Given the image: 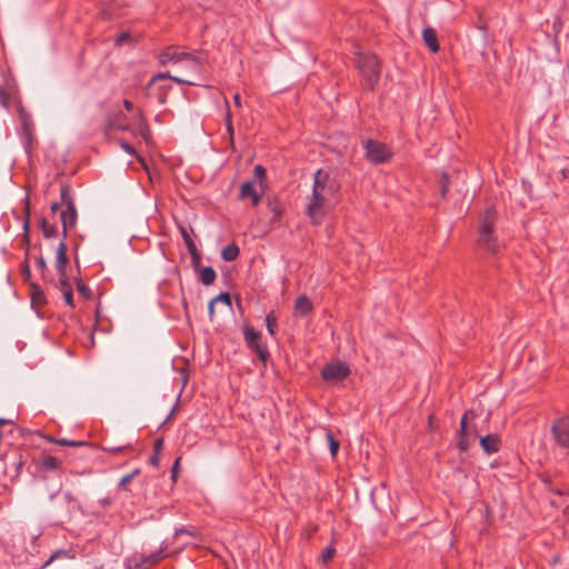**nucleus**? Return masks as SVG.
<instances>
[{"instance_id": "1", "label": "nucleus", "mask_w": 569, "mask_h": 569, "mask_svg": "<svg viewBox=\"0 0 569 569\" xmlns=\"http://www.w3.org/2000/svg\"><path fill=\"white\" fill-rule=\"evenodd\" d=\"M161 67H166L168 62H184L187 67L193 69H203L207 62V53L200 51H187L181 46H169L158 56Z\"/></svg>"}, {"instance_id": "2", "label": "nucleus", "mask_w": 569, "mask_h": 569, "mask_svg": "<svg viewBox=\"0 0 569 569\" xmlns=\"http://www.w3.org/2000/svg\"><path fill=\"white\" fill-rule=\"evenodd\" d=\"M497 217L498 212L495 207L486 209L483 214L480 217L477 239V244L493 256L498 254L500 251V244L495 233Z\"/></svg>"}, {"instance_id": "3", "label": "nucleus", "mask_w": 569, "mask_h": 569, "mask_svg": "<svg viewBox=\"0 0 569 569\" xmlns=\"http://www.w3.org/2000/svg\"><path fill=\"white\" fill-rule=\"evenodd\" d=\"M60 198L61 204L64 207L60 212V220L62 224V236L63 238L68 237V230L73 228L77 223L78 213L76 203L73 200L72 188L67 182H61L60 184Z\"/></svg>"}, {"instance_id": "4", "label": "nucleus", "mask_w": 569, "mask_h": 569, "mask_svg": "<svg viewBox=\"0 0 569 569\" xmlns=\"http://www.w3.org/2000/svg\"><path fill=\"white\" fill-rule=\"evenodd\" d=\"M365 157L372 164L387 163L392 158V150L383 142L376 139L363 141Z\"/></svg>"}, {"instance_id": "5", "label": "nucleus", "mask_w": 569, "mask_h": 569, "mask_svg": "<svg viewBox=\"0 0 569 569\" xmlns=\"http://www.w3.org/2000/svg\"><path fill=\"white\" fill-rule=\"evenodd\" d=\"M326 196L318 192V187L312 188V196L306 207V214L311 224L320 226L326 217Z\"/></svg>"}, {"instance_id": "6", "label": "nucleus", "mask_w": 569, "mask_h": 569, "mask_svg": "<svg viewBox=\"0 0 569 569\" xmlns=\"http://www.w3.org/2000/svg\"><path fill=\"white\" fill-rule=\"evenodd\" d=\"M475 416L473 411H466L460 420V427L457 431V447L460 452L469 450L471 443L478 438V430L476 426H468V417Z\"/></svg>"}, {"instance_id": "7", "label": "nucleus", "mask_w": 569, "mask_h": 569, "mask_svg": "<svg viewBox=\"0 0 569 569\" xmlns=\"http://www.w3.org/2000/svg\"><path fill=\"white\" fill-rule=\"evenodd\" d=\"M13 102H19L18 83L13 73H3L2 81L0 82V103L6 109H9Z\"/></svg>"}, {"instance_id": "8", "label": "nucleus", "mask_w": 569, "mask_h": 569, "mask_svg": "<svg viewBox=\"0 0 569 569\" xmlns=\"http://www.w3.org/2000/svg\"><path fill=\"white\" fill-rule=\"evenodd\" d=\"M113 130L130 131L131 126L128 122L127 116L119 107H113L108 110L103 127V132L109 134Z\"/></svg>"}, {"instance_id": "9", "label": "nucleus", "mask_w": 569, "mask_h": 569, "mask_svg": "<svg viewBox=\"0 0 569 569\" xmlns=\"http://www.w3.org/2000/svg\"><path fill=\"white\" fill-rule=\"evenodd\" d=\"M351 373L350 367L346 362L337 361L325 366L321 370V378L327 382L342 381Z\"/></svg>"}, {"instance_id": "10", "label": "nucleus", "mask_w": 569, "mask_h": 569, "mask_svg": "<svg viewBox=\"0 0 569 569\" xmlns=\"http://www.w3.org/2000/svg\"><path fill=\"white\" fill-rule=\"evenodd\" d=\"M551 433L558 446L569 448V416L556 419L551 426Z\"/></svg>"}, {"instance_id": "11", "label": "nucleus", "mask_w": 569, "mask_h": 569, "mask_svg": "<svg viewBox=\"0 0 569 569\" xmlns=\"http://www.w3.org/2000/svg\"><path fill=\"white\" fill-rule=\"evenodd\" d=\"M127 0H101L100 16L103 20H111L124 16Z\"/></svg>"}, {"instance_id": "12", "label": "nucleus", "mask_w": 569, "mask_h": 569, "mask_svg": "<svg viewBox=\"0 0 569 569\" xmlns=\"http://www.w3.org/2000/svg\"><path fill=\"white\" fill-rule=\"evenodd\" d=\"M19 116L22 122V138H23V147L28 153L31 152L34 142V136L32 132V123L31 118L28 112L23 109L22 106L18 108Z\"/></svg>"}, {"instance_id": "13", "label": "nucleus", "mask_w": 569, "mask_h": 569, "mask_svg": "<svg viewBox=\"0 0 569 569\" xmlns=\"http://www.w3.org/2000/svg\"><path fill=\"white\" fill-rule=\"evenodd\" d=\"M358 71H380V60L375 53H359L356 57Z\"/></svg>"}, {"instance_id": "14", "label": "nucleus", "mask_w": 569, "mask_h": 569, "mask_svg": "<svg viewBox=\"0 0 569 569\" xmlns=\"http://www.w3.org/2000/svg\"><path fill=\"white\" fill-rule=\"evenodd\" d=\"M2 460L7 463L10 462L11 467L14 470V475L12 476V481L19 478L21 475L23 465L26 463V459L23 457V451L16 448L11 450L10 452H7L3 455Z\"/></svg>"}, {"instance_id": "15", "label": "nucleus", "mask_w": 569, "mask_h": 569, "mask_svg": "<svg viewBox=\"0 0 569 569\" xmlns=\"http://www.w3.org/2000/svg\"><path fill=\"white\" fill-rule=\"evenodd\" d=\"M541 480L543 481V483L546 485V489L555 495H557L558 497L562 498V501L561 502H557L556 500H550V503L551 506L553 507H557V508H560V507H565V508H568L569 507V496L567 493V490L562 487H556L552 485L550 478L548 476H541Z\"/></svg>"}, {"instance_id": "16", "label": "nucleus", "mask_w": 569, "mask_h": 569, "mask_svg": "<svg viewBox=\"0 0 569 569\" xmlns=\"http://www.w3.org/2000/svg\"><path fill=\"white\" fill-rule=\"evenodd\" d=\"M157 80H162L166 82H176L178 84L202 86L199 74H194L192 78H180L174 77L171 73H154L153 81Z\"/></svg>"}, {"instance_id": "17", "label": "nucleus", "mask_w": 569, "mask_h": 569, "mask_svg": "<svg viewBox=\"0 0 569 569\" xmlns=\"http://www.w3.org/2000/svg\"><path fill=\"white\" fill-rule=\"evenodd\" d=\"M66 239L62 237L58 248H57V262L56 268L59 277L63 278L67 276V266L69 263V258L67 256L68 246L66 243Z\"/></svg>"}, {"instance_id": "18", "label": "nucleus", "mask_w": 569, "mask_h": 569, "mask_svg": "<svg viewBox=\"0 0 569 569\" xmlns=\"http://www.w3.org/2000/svg\"><path fill=\"white\" fill-rule=\"evenodd\" d=\"M239 199L240 200L251 199L252 206H254V207L260 203L261 196L257 192L253 181L249 180V181H244L241 183L240 190H239Z\"/></svg>"}, {"instance_id": "19", "label": "nucleus", "mask_w": 569, "mask_h": 569, "mask_svg": "<svg viewBox=\"0 0 569 569\" xmlns=\"http://www.w3.org/2000/svg\"><path fill=\"white\" fill-rule=\"evenodd\" d=\"M479 442L482 450L488 455L498 452L501 447V439L497 433L480 437Z\"/></svg>"}, {"instance_id": "20", "label": "nucleus", "mask_w": 569, "mask_h": 569, "mask_svg": "<svg viewBox=\"0 0 569 569\" xmlns=\"http://www.w3.org/2000/svg\"><path fill=\"white\" fill-rule=\"evenodd\" d=\"M422 41L430 52L436 53L440 49L437 30L432 27H426L422 30Z\"/></svg>"}, {"instance_id": "21", "label": "nucleus", "mask_w": 569, "mask_h": 569, "mask_svg": "<svg viewBox=\"0 0 569 569\" xmlns=\"http://www.w3.org/2000/svg\"><path fill=\"white\" fill-rule=\"evenodd\" d=\"M313 309L311 300L302 295L296 299L293 307V316L297 318H303L309 315Z\"/></svg>"}, {"instance_id": "22", "label": "nucleus", "mask_w": 569, "mask_h": 569, "mask_svg": "<svg viewBox=\"0 0 569 569\" xmlns=\"http://www.w3.org/2000/svg\"><path fill=\"white\" fill-rule=\"evenodd\" d=\"M62 466V461L54 456H43L41 460L37 463V469L40 472L47 471H56L60 470Z\"/></svg>"}, {"instance_id": "23", "label": "nucleus", "mask_w": 569, "mask_h": 569, "mask_svg": "<svg viewBox=\"0 0 569 569\" xmlns=\"http://www.w3.org/2000/svg\"><path fill=\"white\" fill-rule=\"evenodd\" d=\"M167 546H161V548L148 556L141 555L138 560L134 562V568L139 569L143 565H150L153 566L160 561V559L163 557V552L166 551Z\"/></svg>"}, {"instance_id": "24", "label": "nucleus", "mask_w": 569, "mask_h": 569, "mask_svg": "<svg viewBox=\"0 0 569 569\" xmlns=\"http://www.w3.org/2000/svg\"><path fill=\"white\" fill-rule=\"evenodd\" d=\"M63 499H64L66 505H67L66 511H64L66 518L70 519L74 511H82V507L80 505V501L70 491L63 492Z\"/></svg>"}, {"instance_id": "25", "label": "nucleus", "mask_w": 569, "mask_h": 569, "mask_svg": "<svg viewBox=\"0 0 569 569\" xmlns=\"http://www.w3.org/2000/svg\"><path fill=\"white\" fill-rule=\"evenodd\" d=\"M29 287L32 307H42L47 305V298L41 287L36 282H30Z\"/></svg>"}, {"instance_id": "26", "label": "nucleus", "mask_w": 569, "mask_h": 569, "mask_svg": "<svg viewBox=\"0 0 569 569\" xmlns=\"http://www.w3.org/2000/svg\"><path fill=\"white\" fill-rule=\"evenodd\" d=\"M247 348L257 355L258 359L262 362L263 368H266L270 358L268 346L260 340L251 346H247Z\"/></svg>"}, {"instance_id": "27", "label": "nucleus", "mask_w": 569, "mask_h": 569, "mask_svg": "<svg viewBox=\"0 0 569 569\" xmlns=\"http://www.w3.org/2000/svg\"><path fill=\"white\" fill-rule=\"evenodd\" d=\"M59 289L61 290L62 295H63V298H64V302L66 305H68L69 307L73 308L74 307V303H73V290H72V287L68 280V276L61 278L59 277Z\"/></svg>"}, {"instance_id": "28", "label": "nucleus", "mask_w": 569, "mask_h": 569, "mask_svg": "<svg viewBox=\"0 0 569 569\" xmlns=\"http://www.w3.org/2000/svg\"><path fill=\"white\" fill-rule=\"evenodd\" d=\"M197 272H198L199 281L203 286H207V287L211 286L214 283V281L217 279L216 270L210 266L202 267Z\"/></svg>"}, {"instance_id": "29", "label": "nucleus", "mask_w": 569, "mask_h": 569, "mask_svg": "<svg viewBox=\"0 0 569 569\" xmlns=\"http://www.w3.org/2000/svg\"><path fill=\"white\" fill-rule=\"evenodd\" d=\"M246 346H251L262 339V333L256 330L251 325L246 323L242 328Z\"/></svg>"}, {"instance_id": "30", "label": "nucleus", "mask_w": 569, "mask_h": 569, "mask_svg": "<svg viewBox=\"0 0 569 569\" xmlns=\"http://www.w3.org/2000/svg\"><path fill=\"white\" fill-rule=\"evenodd\" d=\"M328 173L329 172H327L322 169H318L315 173L312 188L318 187L319 193L325 194V192H326V187H327V182H328Z\"/></svg>"}, {"instance_id": "31", "label": "nucleus", "mask_w": 569, "mask_h": 569, "mask_svg": "<svg viewBox=\"0 0 569 569\" xmlns=\"http://www.w3.org/2000/svg\"><path fill=\"white\" fill-rule=\"evenodd\" d=\"M240 253V249L236 242H231L221 250V258L227 262L234 261Z\"/></svg>"}, {"instance_id": "32", "label": "nucleus", "mask_w": 569, "mask_h": 569, "mask_svg": "<svg viewBox=\"0 0 569 569\" xmlns=\"http://www.w3.org/2000/svg\"><path fill=\"white\" fill-rule=\"evenodd\" d=\"M26 219H24V222H23V234H22V239H21V247L26 250V253L28 252L29 253V250H30V220H29V214H30V210H29V207H27L26 209Z\"/></svg>"}, {"instance_id": "33", "label": "nucleus", "mask_w": 569, "mask_h": 569, "mask_svg": "<svg viewBox=\"0 0 569 569\" xmlns=\"http://www.w3.org/2000/svg\"><path fill=\"white\" fill-rule=\"evenodd\" d=\"M268 209L272 213L270 221L272 223L279 222L282 217L283 209H282L280 202L278 201V199H276V198L269 199L268 200Z\"/></svg>"}, {"instance_id": "34", "label": "nucleus", "mask_w": 569, "mask_h": 569, "mask_svg": "<svg viewBox=\"0 0 569 569\" xmlns=\"http://www.w3.org/2000/svg\"><path fill=\"white\" fill-rule=\"evenodd\" d=\"M134 132L141 136L146 142L150 140V128L141 111H139V123Z\"/></svg>"}, {"instance_id": "35", "label": "nucleus", "mask_w": 569, "mask_h": 569, "mask_svg": "<svg viewBox=\"0 0 569 569\" xmlns=\"http://www.w3.org/2000/svg\"><path fill=\"white\" fill-rule=\"evenodd\" d=\"M39 228L41 229L43 237L49 239L57 236L58 228L56 224L50 223L44 217L39 220Z\"/></svg>"}, {"instance_id": "36", "label": "nucleus", "mask_w": 569, "mask_h": 569, "mask_svg": "<svg viewBox=\"0 0 569 569\" xmlns=\"http://www.w3.org/2000/svg\"><path fill=\"white\" fill-rule=\"evenodd\" d=\"M36 264L41 272V278L43 281H53L51 278H49L50 270L42 254H39L36 258Z\"/></svg>"}, {"instance_id": "37", "label": "nucleus", "mask_w": 569, "mask_h": 569, "mask_svg": "<svg viewBox=\"0 0 569 569\" xmlns=\"http://www.w3.org/2000/svg\"><path fill=\"white\" fill-rule=\"evenodd\" d=\"M134 46L137 40L129 31L121 32L114 40V44L117 47H121L123 44Z\"/></svg>"}, {"instance_id": "38", "label": "nucleus", "mask_w": 569, "mask_h": 569, "mask_svg": "<svg viewBox=\"0 0 569 569\" xmlns=\"http://www.w3.org/2000/svg\"><path fill=\"white\" fill-rule=\"evenodd\" d=\"M326 439H327V442H328V446H329L330 455L332 457H336L338 451H339V448H340V442L335 438V436H333L331 430H327Z\"/></svg>"}, {"instance_id": "39", "label": "nucleus", "mask_w": 569, "mask_h": 569, "mask_svg": "<svg viewBox=\"0 0 569 569\" xmlns=\"http://www.w3.org/2000/svg\"><path fill=\"white\" fill-rule=\"evenodd\" d=\"M20 272H21V277H22L23 282L28 283L30 286V282H32V281H31V269H30V266H29L28 252L24 254V260L20 264Z\"/></svg>"}, {"instance_id": "40", "label": "nucleus", "mask_w": 569, "mask_h": 569, "mask_svg": "<svg viewBox=\"0 0 569 569\" xmlns=\"http://www.w3.org/2000/svg\"><path fill=\"white\" fill-rule=\"evenodd\" d=\"M339 189H340L339 182L335 178H331L330 174L328 173V182H327L325 196L326 197L327 196H336L339 192Z\"/></svg>"}, {"instance_id": "41", "label": "nucleus", "mask_w": 569, "mask_h": 569, "mask_svg": "<svg viewBox=\"0 0 569 569\" xmlns=\"http://www.w3.org/2000/svg\"><path fill=\"white\" fill-rule=\"evenodd\" d=\"M266 326H267L268 332L271 336L276 335L278 323H277V317H276L273 311H271V312H269L267 315V317H266Z\"/></svg>"}, {"instance_id": "42", "label": "nucleus", "mask_w": 569, "mask_h": 569, "mask_svg": "<svg viewBox=\"0 0 569 569\" xmlns=\"http://www.w3.org/2000/svg\"><path fill=\"white\" fill-rule=\"evenodd\" d=\"M179 230H180L181 237L183 239V242H184L188 251L196 249L197 246H196L194 241L192 240V238L190 237L187 228L183 226H179Z\"/></svg>"}, {"instance_id": "43", "label": "nucleus", "mask_w": 569, "mask_h": 569, "mask_svg": "<svg viewBox=\"0 0 569 569\" xmlns=\"http://www.w3.org/2000/svg\"><path fill=\"white\" fill-rule=\"evenodd\" d=\"M449 176L447 172H443L439 180V192L440 197L443 199L447 196V192L449 190Z\"/></svg>"}, {"instance_id": "44", "label": "nucleus", "mask_w": 569, "mask_h": 569, "mask_svg": "<svg viewBox=\"0 0 569 569\" xmlns=\"http://www.w3.org/2000/svg\"><path fill=\"white\" fill-rule=\"evenodd\" d=\"M190 257H191V264H192V268L194 269V271L197 272L199 269H201V253L200 251L198 250V248L193 249V250H190L188 251Z\"/></svg>"}, {"instance_id": "45", "label": "nucleus", "mask_w": 569, "mask_h": 569, "mask_svg": "<svg viewBox=\"0 0 569 569\" xmlns=\"http://www.w3.org/2000/svg\"><path fill=\"white\" fill-rule=\"evenodd\" d=\"M335 552H336L335 547L332 545H330L323 549V551L320 555L319 560L321 561L322 565H327L333 558Z\"/></svg>"}, {"instance_id": "46", "label": "nucleus", "mask_w": 569, "mask_h": 569, "mask_svg": "<svg viewBox=\"0 0 569 569\" xmlns=\"http://www.w3.org/2000/svg\"><path fill=\"white\" fill-rule=\"evenodd\" d=\"M77 289H78V292L86 300H91L92 299V291H91V289L86 283H83L80 279L77 280Z\"/></svg>"}, {"instance_id": "47", "label": "nucleus", "mask_w": 569, "mask_h": 569, "mask_svg": "<svg viewBox=\"0 0 569 569\" xmlns=\"http://www.w3.org/2000/svg\"><path fill=\"white\" fill-rule=\"evenodd\" d=\"M227 106L229 107L228 103H227ZM226 129H227V132L229 136L230 143L233 147L234 129H233V124H232L231 113L229 110H228L227 117H226Z\"/></svg>"}, {"instance_id": "48", "label": "nucleus", "mask_w": 569, "mask_h": 569, "mask_svg": "<svg viewBox=\"0 0 569 569\" xmlns=\"http://www.w3.org/2000/svg\"><path fill=\"white\" fill-rule=\"evenodd\" d=\"M61 557H68V551L67 550H63V549H60V550H57L56 552H53L49 559L40 567V569H44L47 568L48 566H50L56 559L58 558H61Z\"/></svg>"}, {"instance_id": "49", "label": "nucleus", "mask_w": 569, "mask_h": 569, "mask_svg": "<svg viewBox=\"0 0 569 569\" xmlns=\"http://www.w3.org/2000/svg\"><path fill=\"white\" fill-rule=\"evenodd\" d=\"M172 83H173V82H166V81H162V80L153 81V77H152V78L150 79V81L148 82V86H147V87H148V88H151V87H153V86L158 84V86H159V89H160L161 91H164V92H166V91H168V90H170V89H171V84H172Z\"/></svg>"}, {"instance_id": "50", "label": "nucleus", "mask_w": 569, "mask_h": 569, "mask_svg": "<svg viewBox=\"0 0 569 569\" xmlns=\"http://www.w3.org/2000/svg\"><path fill=\"white\" fill-rule=\"evenodd\" d=\"M213 301L214 302H222L224 303L226 306L228 307H231L232 302H231V295L227 291L224 292H220L217 297L213 298Z\"/></svg>"}, {"instance_id": "51", "label": "nucleus", "mask_w": 569, "mask_h": 569, "mask_svg": "<svg viewBox=\"0 0 569 569\" xmlns=\"http://www.w3.org/2000/svg\"><path fill=\"white\" fill-rule=\"evenodd\" d=\"M132 481V475H126L123 476L119 483H118V488L122 491H130L129 489V483Z\"/></svg>"}, {"instance_id": "52", "label": "nucleus", "mask_w": 569, "mask_h": 569, "mask_svg": "<svg viewBox=\"0 0 569 569\" xmlns=\"http://www.w3.org/2000/svg\"><path fill=\"white\" fill-rule=\"evenodd\" d=\"M127 449H131V445L118 446V447H103L102 450L112 455L120 453Z\"/></svg>"}, {"instance_id": "53", "label": "nucleus", "mask_w": 569, "mask_h": 569, "mask_svg": "<svg viewBox=\"0 0 569 569\" xmlns=\"http://www.w3.org/2000/svg\"><path fill=\"white\" fill-rule=\"evenodd\" d=\"M56 443L60 446H70V447H81L84 446V441H76V440H67V439H58L53 440Z\"/></svg>"}, {"instance_id": "54", "label": "nucleus", "mask_w": 569, "mask_h": 569, "mask_svg": "<svg viewBox=\"0 0 569 569\" xmlns=\"http://www.w3.org/2000/svg\"><path fill=\"white\" fill-rule=\"evenodd\" d=\"M171 480L172 482H176L180 472V458H177L171 467Z\"/></svg>"}, {"instance_id": "55", "label": "nucleus", "mask_w": 569, "mask_h": 569, "mask_svg": "<svg viewBox=\"0 0 569 569\" xmlns=\"http://www.w3.org/2000/svg\"><path fill=\"white\" fill-rule=\"evenodd\" d=\"M253 173L259 181H262L267 176V170L261 164H257L253 169Z\"/></svg>"}, {"instance_id": "56", "label": "nucleus", "mask_w": 569, "mask_h": 569, "mask_svg": "<svg viewBox=\"0 0 569 569\" xmlns=\"http://www.w3.org/2000/svg\"><path fill=\"white\" fill-rule=\"evenodd\" d=\"M163 445H164L163 438L156 439L153 442L152 452H157V453L161 455Z\"/></svg>"}, {"instance_id": "57", "label": "nucleus", "mask_w": 569, "mask_h": 569, "mask_svg": "<svg viewBox=\"0 0 569 569\" xmlns=\"http://www.w3.org/2000/svg\"><path fill=\"white\" fill-rule=\"evenodd\" d=\"M180 535H189V536L193 537L194 532L187 527H181V528H177L174 530V538H178Z\"/></svg>"}, {"instance_id": "58", "label": "nucleus", "mask_w": 569, "mask_h": 569, "mask_svg": "<svg viewBox=\"0 0 569 569\" xmlns=\"http://www.w3.org/2000/svg\"><path fill=\"white\" fill-rule=\"evenodd\" d=\"M120 146H121V148H122L127 153H129V154H131V156H136V154H137L136 149H134L130 143H128L127 141L121 140Z\"/></svg>"}, {"instance_id": "59", "label": "nucleus", "mask_w": 569, "mask_h": 569, "mask_svg": "<svg viewBox=\"0 0 569 569\" xmlns=\"http://www.w3.org/2000/svg\"><path fill=\"white\" fill-rule=\"evenodd\" d=\"M160 462V453L152 452L151 457L149 458V463L153 467H158Z\"/></svg>"}, {"instance_id": "60", "label": "nucleus", "mask_w": 569, "mask_h": 569, "mask_svg": "<svg viewBox=\"0 0 569 569\" xmlns=\"http://www.w3.org/2000/svg\"><path fill=\"white\" fill-rule=\"evenodd\" d=\"M368 76V82L369 84L372 87L375 83L378 82L379 80V73L377 72H373V73H366Z\"/></svg>"}, {"instance_id": "61", "label": "nucleus", "mask_w": 569, "mask_h": 569, "mask_svg": "<svg viewBox=\"0 0 569 569\" xmlns=\"http://www.w3.org/2000/svg\"><path fill=\"white\" fill-rule=\"evenodd\" d=\"M99 505L106 509L112 503V499L109 497H104L98 500Z\"/></svg>"}, {"instance_id": "62", "label": "nucleus", "mask_w": 569, "mask_h": 569, "mask_svg": "<svg viewBox=\"0 0 569 569\" xmlns=\"http://www.w3.org/2000/svg\"><path fill=\"white\" fill-rule=\"evenodd\" d=\"M214 301L213 299L210 300V302L208 303V315H209V318L210 320H212L213 316H214Z\"/></svg>"}, {"instance_id": "63", "label": "nucleus", "mask_w": 569, "mask_h": 569, "mask_svg": "<svg viewBox=\"0 0 569 569\" xmlns=\"http://www.w3.org/2000/svg\"><path fill=\"white\" fill-rule=\"evenodd\" d=\"M559 173H560L559 180L563 181V180H566L569 177V169L563 168V169L560 170Z\"/></svg>"}, {"instance_id": "64", "label": "nucleus", "mask_w": 569, "mask_h": 569, "mask_svg": "<svg viewBox=\"0 0 569 569\" xmlns=\"http://www.w3.org/2000/svg\"><path fill=\"white\" fill-rule=\"evenodd\" d=\"M123 106L124 108L128 110V111H131L133 109V103L132 101L128 100V99H124L123 100Z\"/></svg>"}]
</instances>
